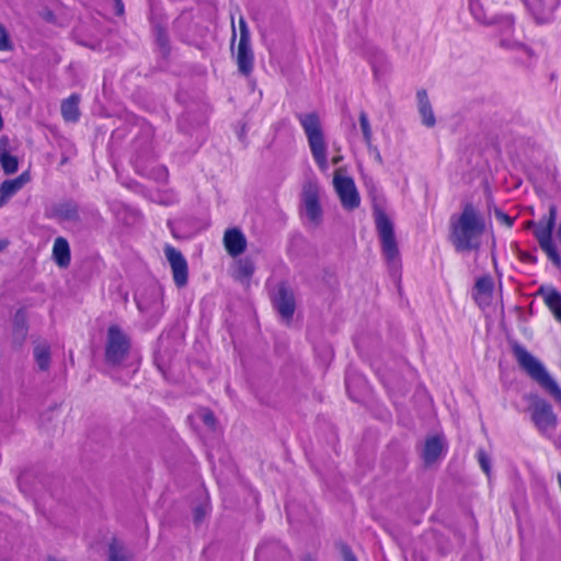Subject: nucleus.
<instances>
[{"label":"nucleus","instance_id":"1","mask_svg":"<svg viewBox=\"0 0 561 561\" xmlns=\"http://www.w3.org/2000/svg\"><path fill=\"white\" fill-rule=\"evenodd\" d=\"M140 354L134 347L130 335L118 324H111L105 334L104 364L113 378L121 369L135 373L140 365Z\"/></svg>","mask_w":561,"mask_h":561},{"label":"nucleus","instance_id":"2","mask_svg":"<svg viewBox=\"0 0 561 561\" xmlns=\"http://www.w3.org/2000/svg\"><path fill=\"white\" fill-rule=\"evenodd\" d=\"M449 225L456 245H479L491 234V225L472 204H466L459 215H453Z\"/></svg>","mask_w":561,"mask_h":561},{"label":"nucleus","instance_id":"3","mask_svg":"<svg viewBox=\"0 0 561 561\" xmlns=\"http://www.w3.org/2000/svg\"><path fill=\"white\" fill-rule=\"evenodd\" d=\"M469 10L476 21L484 25H497L500 31V46L516 51V58L525 62L531 56L530 49L524 44L508 37L514 26V19L511 15H502L488 19L481 0H469Z\"/></svg>","mask_w":561,"mask_h":561},{"label":"nucleus","instance_id":"4","mask_svg":"<svg viewBox=\"0 0 561 561\" xmlns=\"http://www.w3.org/2000/svg\"><path fill=\"white\" fill-rule=\"evenodd\" d=\"M512 351L519 367L561 403V388L550 376L545 365L519 344H514Z\"/></svg>","mask_w":561,"mask_h":561},{"label":"nucleus","instance_id":"5","mask_svg":"<svg viewBox=\"0 0 561 561\" xmlns=\"http://www.w3.org/2000/svg\"><path fill=\"white\" fill-rule=\"evenodd\" d=\"M297 118L307 136L312 158L322 172L329 170L327 150L328 146L324 140L320 118L316 113H301Z\"/></svg>","mask_w":561,"mask_h":561},{"label":"nucleus","instance_id":"6","mask_svg":"<svg viewBox=\"0 0 561 561\" xmlns=\"http://www.w3.org/2000/svg\"><path fill=\"white\" fill-rule=\"evenodd\" d=\"M526 399L529 402L526 411L534 427L540 435L550 438L558 426V415L552 404L537 394H529Z\"/></svg>","mask_w":561,"mask_h":561},{"label":"nucleus","instance_id":"7","mask_svg":"<svg viewBox=\"0 0 561 561\" xmlns=\"http://www.w3.org/2000/svg\"><path fill=\"white\" fill-rule=\"evenodd\" d=\"M300 216L308 227H318L322 221V207L320 205V187L314 182L305 184L301 193Z\"/></svg>","mask_w":561,"mask_h":561},{"label":"nucleus","instance_id":"8","mask_svg":"<svg viewBox=\"0 0 561 561\" xmlns=\"http://www.w3.org/2000/svg\"><path fill=\"white\" fill-rule=\"evenodd\" d=\"M226 249L233 260V265L231 267L232 276L243 284H249L255 270V261L259 255V251L248 253L247 248Z\"/></svg>","mask_w":561,"mask_h":561},{"label":"nucleus","instance_id":"9","mask_svg":"<svg viewBox=\"0 0 561 561\" xmlns=\"http://www.w3.org/2000/svg\"><path fill=\"white\" fill-rule=\"evenodd\" d=\"M333 186L341 201L343 208L353 210L360 204V197L355 186L354 180L343 174L342 169H337L333 176Z\"/></svg>","mask_w":561,"mask_h":561},{"label":"nucleus","instance_id":"10","mask_svg":"<svg viewBox=\"0 0 561 561\" xmlns=\"http://www.w3.org/2000/svg\"><path fill=\"white\" fill-rule=\"evenodd\" d=\"M135 300L138 309L152 318H159L163 313L162 293L157 286L136 294Z\"/></svg>","mask_w":561,"mask_h":561},{"label":"nucleus","instance_id":"11","mask_svg":"<svg viewBox=\"0 0 561 561\" xmlns=\"http://www.w3.org/2000/svg\"><path fill=\"white\" fill-rule=\"evenodd\" d=\"M165 259L172 271L173 282L176 287L182 288L188 282V264L183 253L176 248H165Z\"/></svg>","mask_w":561,"mask_h":561},{"label":"nucleus","instance_id":"12","mask_svg":"<svg viewBox=\"0 0 561 561\" xmlns=\"http://www.w3.org/2000/svg\"><path fill=\"white\" fill-rule=\"evenodd\" d=\"M135 170L140 175L151 179L156 182H164L168 179V169L156 162L152 158L145 159L142 156H137L134 161Z\"/></svg>","mask_w":561,"mask_h":561},{"label":"nucleus","instance_id":"13","mask_svg":"<svg viewBox=\"0 0 561 561\" xmlns=\"http://www.w3.org/2000/svg\"><path fill=\"white\" fill-rule=\"evenodd\" d=\"M557 207L551 205L549 207L548 216L542 217L539 221H529L528 226L534 227V234L536 236L539 245H552L551 234L556 224Z\"/></svg>","mask_w":561,"mask_h":561},{"label":"nucleus","instance_id":"14","mask_svg":"<svg viewBox=\"0 0 561 561\" xmlns=\"http://www.w3.org/2000/svg\"><path fill=\"white\" fill-rule=\"evenodd\" d=\"M273 302L280 317L289 322L294 316L296 306L294 294L285 284L278 286Z\"/></svg>","mask_w":561,"mask_h":561},{"label":"nucleus","instance_id":"15","mask_svg":"<svg viewBox=\"0 0 561 561\" xmlns=\"http://www.w3.org/2000/svg\"><path fill=\"white\" fill-rule=\"evenodd\" d=\"M494 283L490 275H483L477 278L472 288V298L480 308H486L491 305Z\"/></svg>","mask_w":561,"mask_h":561},{"label":"nucleus","instance_id":"16","mask_svg":"<svg viewBox=\"0 0 561 561\" xmlns=\"http://www.w3.org/2000/svg\"><path fill=\"white\" fill-rule=\"evenodd\" d=\"M525 4L538 23L549 22L557 9L558 0H525Z\"/></svg>","mask_w":561,"mask_h":561},{"label":"nucleus","instance_id":"17","mask_svg":"<svg viewBox=\"0 0 561 561\" xmlns=\"http://www.w3.org/2000/svg\"><path fill=\"white\" fill-rule=\"evenodd\" d=\"M30 182V175L24 172L15 179L0 183V208Z\"/></svg>","mask_w":561,"mask_h":561},{"label":"nucleus","instance_id":"18","mask_svg":"<svg viewBox=\"0 0 561 561\" xmlns=\"http://www.w3.org/2000/svg\"><path fill=\"white\" fill-rule=\"evenodd\" d=\"M237 65L242 75L249 76L252 72L254 55L251 48V42H239L237 49Z\"/></svg>","mask_w":561,"mask_h":561},{"label":"nucleus","instance_id":"19","mask_svg":"<svg viewBox=\"0 0 561 561\" xmlns=\"http://www.w3.org/2000/svg\"><path fill=\"white\" fill-rule=\"evenodd\" d=\"M50 217L61 224H68L77 220L78 208L73 203H58L47 209Z\"/></svg>","mask_w":561,"mask_h":561},{"label":"nucleus","instance_id":"20","mask_svg":"<svg viewBox=\"0 0 561 561\" xmlns=\"http://www.w3.org/2000/svg\"><path fill=\"white\" fill-rule=\"evenodd\" d=\"M539 295L542 296L545 304L553 313L554 318L561 323V294L556 288L540 287Z\"/></svg>","mask_w":561,"mask_h":561},{"label":"nucleus","instance_id":"21","mask_svg":"<svg viewBox=\"0 0 561 561\" xmlns=\"http://www.w3.org/2000/svg\"><path fill=\"white\" fill-rule=\"evenodd\" d=\"M416 98L419 103V113L422 117V123L426 127H434L436 124V118L432 110V105L430 103L426 91H417Z\"/></svg>","mask_w":561,"mask_h":561},{"label":"nucleus","instance_id":"22","mask_svg":"<svg viewBox=\"0 0 561 561\" xmlns=\"http://www.w3.org/2000/svg\"><path fill=\"white\" fill-rule=\"evenodd\" d=\"M376 226L381 245H394V233L390 219L386 215L379 214L376 218Z\"/></svg>","mask_w":561,"mask_h":561},{"label":"nucleus","instance_id":"23","mask_svg":"<svg viewBox=\"0 0 561 561\" xmlns=\"http://www.w3.org/2000/svg\"><path fill=\"white\" fill-rule=\"evenodd\" d=\"M382 254L391 276L399 282L401 278V259L399 248H382Z\"/></svg>","mask_w":561,"mask_h":561},{"label":"nucleus","instance_id":"24","mask_svg":"<svg viewBox=\"0 0 561 561\" xmlns=\"http://www.w3.org/2000/svg\"><path fill=\"white\" fill-rule=\"evenodd\" d=\"M79 96L77 94H72L62 102L61 114L65 121L77 122L79 119Z\"/></svg>","mask_w":561,"mask_h":561},{"label":"nucleus","instance_id":"25","mask_svg":"<svg viewBox=\"0 0 561 561\" xmlns=\"http://www.w3.org/2000/svg\"><path fill=\"white\" fill-rule=\"evenodd\" d=\"M443 450V444L439 437L433 436L425 442L423 458L426 463L434 462Z\"/></svg>","mask_w":561,"mask_h":561},{"label":"nucleus","instance_id":"26","mask_svg":"<svg viewBox=\"0 0 561 561\" xmlns=\"http://www.w3.org/2000/svg\"><path fill=\"white\" fill-rule=\"evenodd\" d=\"M130 559L131 553L122 542L114 539L108 545L107 561H130Z\"/></svg>","mask_w":561,"mask_h":561},{"label":"nucleus","instance_id":"27","mask_svg":"<svg viewBox=\"0 0 561 561\" xmlns=\"http://www.w3.org/2000/svg\"><path fill=\"white\" fill-rule=\"evenodd\" d=\"M168 226L176 241H185L195 234V230L186 229V224L182 220H169Z\"/></svg>","mask_w":561,"mask_h":561},{"label":"nucleus","instance_id":"28","mask_svg":"<svg viewBox=\"0 0 561 561\" xmlns=\"http://www.w3.org/2000/svg\"><path fill=\"white\" fill-rule=\"evenodd\" d=\"M34 358L41 370H46L50 364L49 346L46 344H38L34 348Z\"/></svg>","mask_w":561,"mask_h":561},{"label":"nucleus","instance_id":"29","mask_svg":"<svg viewBox=\"0 0 561 561\" xmlns=\"http://www.w3.org/2000/svg\"><path fill=\"white\" fill-rule=\"evenodd\" d=\"M224 245H247V239L239 228H229L224 234Z\"/></svg>","mask_w":561,"mask_h":561},{"label":"nucleus","instance_id":"30","mask_svg":"<svg viewBox=\"0 0 561 561\" xmlns=\"http://www.w3.org/2000/svg\"><path fill=\"white\" fill-rule=\"evenodd\" d=\"M345 385H346V390L348 392V396L353 400L357 401V400H359V398H358V396L356 393H354L353 386H356V387L358 386L360 388H365L366 387V381H365V379L362 376L347 374L346 378H345Z\"/></svg>","mask_w":561,"mask_h":561},{"label":"nucleus","instance_id":"31","mask_svg":"<svg viewBox=\"0 0 561 561\" xmlns=\"http://www.w3.org/2000/svg\"><path fill=\"white\" fill-rule=\"evenodd\" d=\"M0 164L7 174H13L18 171L19 162L16 157L8 152L0 153Z\"/></svg>","mask_w":561,"mask_h":561},{"label":"nucleus","instance_id":"32","mask_svg":"<svg viewBox=\"0 0 561 561\" xmlns=\"http://www.w3.org/2000/svg\"><path fill=\"white\" fill-rule=\"evenodd\" d=\"M53 257L60 267H67L70 263V248H53Z\"/></svg>","mask_w":561,"mask_h":561},{"label":"nucleus","instance_id":"33","mask_svg":"<svg viewBox=\"0 0 561 561\" xmlns=\"http://www.w3.org/2000/svg\"><path fill=\"white\" fill-rule=\"evenodd\" d=\"M359 126L363 133V137L367 146H370L373 140V131L370 127V122L368 115L365 112L359 113Z\"/></svg>","mask_w":561,"mask_h":561},{"label":"nucleus","instance_id":"34","mask_svg":"<svg viewBox=\"0 0 561 561\" xmlns=\"http://www.w3.org/2000/svg\"><path fill=\"white\" fill-rule=\"evenodd\" d=\"M14 329L21 335H25L26 333V313L23 309H19L13 319Z\"/></svg>","mask_w":561,"mask_h":561},{"label":"nucleus","instance_id":"35","mask_svg":"<svg viewBox=\"0 0 561 561\" xmlns=\"http://www.w3.org/2000/svg\"><path fill=\"white\" fill-rule=\"evenodd\" d=\"M494 218L495 220L502 225V226H505L507 228L512 227L513 222H514V217H511L510 215L505 214L504 211H502L501 209L499 208H494Z\"/></svg>","mask_w":561,"mask_h":561},{"label":"nucleus","instance_id":"36","mask_svg":"<svg viewBox=\"0 0 561 561\" xmlns=\"http://www.w3.org/2000/svg\"><path fill=\"white\" fill-rule=\"evenodd\" d=\"M478 460H479L480 467L483 470V472L486 474H490L491 463H490V459H489L486 453L483 450H479Z\"/></svg>","mask_w":561,"mask_h":561},{"label":"nucleus","instance_id":"37","mask_svg":"<svg viewBox=\"0 0 561 561\" xmlns=\"http://www.w3.org/2000/svg\"><path fill=\"white\" fill-rule=\"evenodd\" d=\"M548 259L556 265V266H560L561 264V257H560V254L558 253V248H541Z\"/></svg>","mask_w":561,"mask_h":561},{"label":"nucleus","instance_id":"38","mask_svg":"<svg viewBox=\"0 0 561 561\" xmlns=\"http://www.w3.org/2000/svg\"><path fill=\"white\" fill-rule=\"evenodd\" d=\"M158 201L163 205H171L178 201V196L174 192H163L159 194Z\"/></svg>","mask_w":561,"mask_h":561},{"label":"nucleus","instance_id":"39","mask_svg":"<svg viewBox=\"0 0 561 561\" xmlns=\"http://www.w3.org/2000/svg\"><path fill=\"white\" fill-rule=\"evenodd\" d=\"M239 28H240L239 42H251L250 31H249L247 22L243 18H240V20H239Z\"/></svg>","mask_w":561,"mask_h":561},{"label":"nucleus","instance_id":"40","mask_svg":"<svg viewBox=\"0 0 561 561\" xmlns=\"http://www.w3.org/2000/svg\"><path fill=\"white\" fill-rule=\"evenodd\" d=\"M10 48V41L5 28L0 24V50Z\"/></svg>","mask_w":561,"mask_h":561},{"label":"nucleus","instance_id":"41","mask_svg":"<svg viewBox=\"0 0 561 561\" xmlns=\"http://www.w3.org/2000/svg\"><path fill=\"white\" fill-rule=\"evenodd\" d=\"M201 419L203 420L205 425H207L208 427L213 428L215 426L216 419H215V415L213 414V412H210L208 410L203 411L201 413Z\"/></svg>","mask_w":561,"mask_h":561},{"label":"nucleus","instance_id":"42","mask_svg":"<svg viewBox=\"0 0 561 561\" xmlns=\"http://www.w3.org/2000/svg\"><path fill=\"white\" fill-rule=\"evenodd\" d=\"M206 514H207V511H206V508H205L204 506H197V507L194 510V519H195V523H199V522H202Z\"/></svg>","mask_w":561,"mask_h":561},{"label":"nucleus","instance_id":"43","mask_svg":"<svg viewBox=\"0 0 561 561\" xmlns=\"http://www.w3.org/2000/svg\"><path fill=\"white\" fill-rule=\"evenodd\" d=\"M342 553H343L344 561H357L355 554L352 552V550L348 547H343Z\"/></svg>","mask_w":561,"mask_h":561},{"label":"nucleus","instance_id":"44","mask_svg":"<svg viewBox=\"0 0 561 561\" xmlns=\"http://www.w3.org/2000/svg\"><path fill=\"white\" fill-rule=\"evenodd\" d=\"M516 252L519 254V256L526 261V262H534L535 257L531 253L522 251L520 248H515Z\"/></svg>","mask_w":561,"mask_h":561},{"label":"nucleus","instance_id":"45","mask_svg":"<svg viewBox=\"0 0 561 561\" xmlns=\"http://www.w3.org/2000/svg\"><path fill=\"white\" fill-rule=\"evenodd\" d=\"M9 145V139L7 137L0 138V153L7 152V148Z\"/></svg>","mask_w":561,"mask_h":561},{"label":"nucleus","instance_id":"46","mask_svg":"<svg viewBox=\"0 0 561 561\" xmlns=\"http://www.w3.org/2000/svg\"><path fill=\"white\" fill-rule=\"evenodd\" d=\"M53 245L61 247V245H69V244H68V241L64 237H56Z\"/></svg>","mask_w":561,"mask_h":561},{"label":"nucleus","instance_id":"47","mask_svg":"<svg viewBox=\"0 0 561 561\" xmlns=\"http://www.w3.org/2000/svg\"><path fill=\"white\" fill-rule=\"evenodd\" d=\"M342 160V157L341 156H335L332 158V163L333 164H339Z\"/></svg>","mask_w":561,"mask_h":561},{"label":"nucleus","instance_id":"48","mask_svg":"<svg viewBox=\"0 0 561 561\" xmlns=\"http://www.w3.org/2000/svg\"><path fill=\"white\" fill-rule=\"evenodd\" d=\"M231 24H232V41H234L236 39V30H234L233 20L231 21Z\"/></svg>","mask_w":561,"mask_h":561},{"label":"nucleus","instance_id":"49","mask_svg":"<svg viewBox=\"0 0 561 561\" xmlns=\"http://www.w3.org/2000/svg\"><path fill=\"white\" fill-rule=\"evenodd\" d=\"M117 1V4H118V12H123V4L121 2V0H116Z\"/></svg>","mask_w":561,"mask_h":561},{"label":"nucleus","instance_id":"50","mask_svg":"<svg viewBox=\"0 0 561 561\" xmlns=\"http://www.w3.org/2000/svg\"><path fill=\"white\" fill-rule=\"evenodd\" d=\"M325 355H327V357H328V358H331V357H332V352H331V350H330V348H328V350L325 351Z\"/></svg>","mask_w":561,"mask_h":561},{"label":"nucleus","instance_id":"51","mask_svg":"<svg viewBox=\"0 0 561 561\" xmlns=\"http://www.w3.org/2000/svg\"><path fill=\"white\" fill-rule=\"evenodd\" d=\"M376 159H378V161H381V157H380V153H379V152H377V154H376Z\"/></svg>","mask_w":561,"mask_h":561},{"label":"nucleus","instance_id":"52","mask_svg":"<svg viewBox=\"0 0 561 561\" xmlns=\"http://www.w3.org/2000/svg\"><path fill=\"white\" fill-rule=\"evenodd\" d=\"M304 561H312L310 558H306Z\"/></svg>","mask_w":561,"mask_h":561}]
</instances>
